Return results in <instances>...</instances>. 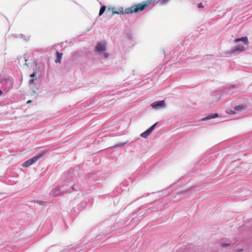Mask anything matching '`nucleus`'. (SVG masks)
Segmentation results:
<instances>
[{
	"label": "nucleus",
	"instance_id": "obj_10",
	"mask_svg": "<svg viewBox=\"0 0 252 252\" xmlns=\"http://www.w3.org/2000/svg\"><path fill=\"white\" fill-rule=\"evenodd\" d=\"M218 117V115L217 114H211V115H208L207 117L203 118L202 120H209V119H211L212 118H216Z\"/></svg>",
	"mask_w": 252,
	"mask_h": 252
},
{
	"label": "nucleus",
	"instance_id": "obj_21",
	"mask_svg": "<svg viewBox=\"0 0 252 252\" xmlns=\"http://www.w3.org/2000/svg\"><path fill=\"white\" fill-rule=\"evenodd\" d=\"M27 60H25V62H26V63H25V64H26V65H27Z\"/></svg>",
	"mask_w": 252,
	"mask_h": 252
},
{
	"label": "nucleus",
	"instance_id": "obj_12",
	"mask_svg": "<svg viewBox=\"0 0 252 252\" xmlns=\"http://www.w3.org/2000/svg\"><path fill=\"white\" fill-rule=\"evenodd\" d=\"M106 9V7L105 6H102L100 9V10H99V16H101L103 14V13L104 12L105 10Z\"/></svg>",
	"mask_w": 252,
	"mask_h": 252
},
{
	"label": "nucleus",
	"instance_id": "obj_22",
	"mask_svg": "<svg viewBox=\"0 0 252 252\" xmlns=\"http://www.w3.org/2000/svg\"><path fill=\"white\" fill-rule=\"evenodd\" d=\"M227 245H228V244H225V245H224V246H227Z\"/></svg>",
	"mask_w": 252,
	"mask_h": 252
},
{
	"label": "nucleus",
	"instance_id": "obj_7",
	"mask_svg": "<svg viewBox=\"0 0 252 252\" xmlns=\"http://www.w3.org/2000/svg\"><path fill=\"white\" fill-rule=\"evenodd\" d=\"M239 41L243 42L244 43V44H245L246 45H248V44H249L248 39V37L246 36H244V37H243L241 38H236L234 40L235 42H238Z\"/></svg>",
	"mask_w": 252,
	"mask_h": 252
},
{
	"label": "nucleus",
	"instance_id": "obj_4",
	"mask_svg": "<svg viewBox=\"0 0 252 252\" xmlns=\"http://www.w3.org/2000/svg\"><path fill=\"white\" fill-rule=\"evenodd\" d=\"M170 0H147L148 4L149 5L152 4L155 5L159 3L161 4H165L167 3Z\"/></svg>",
	"mask_w": 252,
	"mask_h": 252
},
{
	"label": "nucleus",
	"instance_id": "obj_16",
	"mask_svg": "<svg viewBox=\"0 0 252 252\" xmlns=\"http://www.w3.org/2000/svg\"><path fill=\"white\" fill-rule=\"evenodd\" d=\"M36 76V74L35 72H33L32 74L30 75V77L32 78L35 77Z\"/></svg>",
	"mask_w": 252,
	"mask_h": 252
},
{
	"label": "nucleus",
	"instance_id": "obj_8",
	"mask_svg": "<svg viewBox=\"0 0 252 252\" xmlns=\"http://www.w3.org/2000/svg\"><path fill=\"white\" fill-rule=\"evenodd\" d=\"M245 49V47L243 45H239L235 46L232 50L233 52H241L244 51Z\"/></svg>",
	"mask_w": 252,
	"mask_h": 252
},
{
	"label": "nucleus",
	"instance_id": "obj_1",
	"mask_svg": "<svg viewBox=\"0 0 252 252\" xmlns=\"http://www.w3.org/2000/svg\"><path fill=\"white\" fill-rule=\"evenodd\" d=\"M149 5L146 0L143 1L141 3H138L125 9V13L130 14L141 12L144 10Z\"/></svg>",
	"mask_w": 252,
	"mask_h": 252
},
{
	"label": "nucleus",
	"instance_id": "obj_9",
	"mask_svg": "<svg viewBox=\"0 0 252 252\" xmlns=\"http://www.w3.org/2000/svg\"><path fill=\"white\" fill-rule=\"evenodd\" d=\"M62 55H63V53L60 54L58 52H57V58L55 60L56 63H61Z\"/></svg>",
	"mask_w": 252,
	"mask_h": 252
},
{
	"label": "nucleus",
	"instance_id": "obj_15",
	"mask_svg": "<svg viewBox=\"0 0 252 252\" xmlns=\"http://www.w3.org/2000/svg\"><path fill=\"white\" fill-rule=\"evenodd\" d=\"M197 7L199 8H203L204 6H203V5L202 3H199L198 4Z\"/></svg>",
	"mask_w": 252,
	"mask_h": 252
},
{
	"label": "nucleus",
	"instance_id": "obj_5",
	"mask_svg": "<svg viewBox=\"0 0 252 252\" xmlns=\"http://www.w3.org/2000/svg\"><path fill=\"white\" fill-rule=\"evenodd\" d=\"M95 51L98 52H102L105 50V44L104 43H98L95 47Z\"/></svg>",
	"mask_w": 252,
	"mask_h": 252
},
{
	"label": "nucleus",
	"instance_id": "obj_11",
	"mask_svg": "<svg viewBox=\"0 0 252 252\" xmlns=\"http://www.w3.org/2000/svg\"><path fill=\"white\" fill-rule=\"evenodd\" d=\"M234 109L236 111H241L245 109V106L244 105H239L235 106Z\"/></svg>",
	"mask_w": 252,
	"mask_h": 252
},
{
	"label": "nucleus",
	"instance_id": "obj_6",
	"mask_svg": "<svg viewBox=\"0 0 252 252\" xmlns=\"http://www.w3.org/2000/svg\"><path fill=\"white\" fill-rule=\"evenodd\" d=\"M165 106L163 100L156 101L151 104V106L153 108H157L158 107H163Z\"/></svg>",
	"mask_w": 252,
	"mask_h": 252
},
{
	"label": "nucleus",
	"instance_id": "obj_3",
	"mask_svg": "<svg viewBox=\"0 0 252 252\" xmlns=\"http://www.w3.org/2000/svg\"><path fill=\"white\" fill-rule=\"evenodd\" d=\"M157 123H155L153 126H152L150 127H149L147 130H146L145 132L142 133L140 135V136L143 138H146L148 137V135H149L152 131L154 130V129L155 127V126Z\"/></svg>",
	"mask_w": 252,
	"mask_h": 252
},
{
	"label": "nucleus",
	"instance_id": "obj_18",
	"mask_svg": "<svg viewBox=\"0 0 252 252\" xmlns=\"http://www.w3.org/2000/svg\"><path fill=\"white\" fill-rule=\"evenodd\" d=\"M36 92L35 91L32 90L31 92V94H35Z\"/></svg>",
	"mask_w": 252,
	"mask_h": 252
},
{
	"label": "nucleus",
	"instance_id": "obj_20",
	"mask_svg": "<svg viewBox=\"0 0 252 252\" xmlns=\"http://www.w3.org/2000/svg\"><path fill=\"white\" fill-rule=\"evenodd\" d=\"M2 94V92L1 90H0V95H1Z\"/></svg>",
	"mask_w": 252,
	"mask_h": 252
},
{
	"label": "nucleus",
	"instance_id": "obj_17",
	"mask_svg": "<svg viewBox=\"0 0 252 252\" xmlns=\"http://www.w3.org/2000/svg\"><path fill=\"white\" fill-rule=\"evenodd\" d=\"M104 56L105 57V58H107L108 57L109 54L108 53H105L104 54Z\"/></svg>",
	"mask_w": 252,
	"mask_h": 252
},
{
	"label": "nucleus",
	"instance_id": "obj_13",
	"mask_svg": "<svg viewBox=\"0 0 252 252\" xmlns=\"http://www.w3.org/2000/svg\"><path fill=\"white\" fill-rule=\"evenodd\" d=\"M125 12H123V11L122 10H120V11H115V10H114L112 11V13L113 14H124Z\"/></svg>",
	"mask_w": 252,
	"mask_h": 252
},
{
	"label": "nucleus",
	"instance_id": "obj_2",
	"mask_svg": "<svg viewBox=\"0 0 252 252\" xmlns=\"http://www.w3.org/2000/svg\"><path fill=\"white\" fill-rule=\"evenodd\" d=\"M44 151H42L38 153L35 157L24 162L22 164V166L25 167H29L30 166L35 163L36 161H37L39 158H40L44 155Z\"/></svg>",
	"mask_w": 252,
	"mask_h": 252
},
{
	"label": "nucleus",
	"instance_id": "obj_19",
	"mask_svg": "<svg viewBox=\"0 0 252 252\" xmlns=\"http://www.w3.org/2000/svg\"><path fill=\"white\" fill-rule=\"evenodd\" d=\"M31 102H32V100H28V101H27V104H29V103H30Z\"/></svg>",
	"mask_w": 252,
	"mask_h": 252
},
{
	"label": "nucleus",
	"instance_id": "obj_14",
	"mask_svg": "<svg viewBox=\"0 0 252 252\" xmlns=\"http://www.w3.org/2000/svg\"><path fill=\"white\" fill-rule=\"evenodd\" d=\"M30 85H34L35 84V82H34V80L33 79H32L30 81Z\"/></svg>",
	"mask_w": 252,
	"mask_h": 252
}]
</instances>
